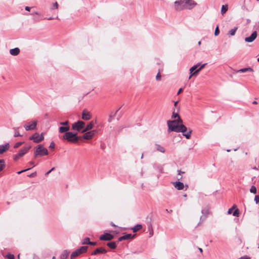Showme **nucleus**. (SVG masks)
I'll return each instance as SVG.
<instances>
[{
    "label": "nucleus",
    "instance_id": "obj_1",
    "mask_svg": "<svg viewBox=\"0 0 259 259\" xmlns=\"http://www.w3.org/2000/svg\"><path fill=\"white\" fill-rule=\"evenodd\" d=\"M167 124L168 132L182 133L187 139H189L191 138V131L188 132L187 134L184 133L187 130V127L184 125L181 117H179V119H177L167 120Z\"/></svg>",
    "mask_w": 259,
    "mask_h": 259
},
{
    "label": "nucleus",
    "instance_id": "obj_2",
    "mask_svg": "<svg viewBox=\"0 0 259 259\" xmlns=\"http://www.w3.org/2000/svg\"><path fill=\"white\" fill-rule=\"evenodd\" d=\"M48 154V150L46 148L44 147L42 145H39L35 148V150L34 153V156L35 158H36L37 157L47 155Z\"/></svg>",
    "mask_w": 259,
    "mask_h": 259
},
{
    "label": "nucleus",
    "instance_id": "obj_3",
    "mask_svg": "<svg viewBox=\"0 0 259 259\" xmlns=\"http://www.w3.org/2000/svg\"><path fill=\"white\" fill-rule=\"evenodd\" d=\"M63 139L71 143H76L78 140L77 134L72 132H66L63 136Z\"/></svg>",
    "mask_w": 259,
    "mask_h": 259
},
{
    "label": "nucleus",
    "instance_id": "obj_4",
    "mask_svg": "<svg viewBox=\"0 0 259 259\" xmlns=\"http://www.w3.org/2000/svg\"><path fill=\"white\" fill-rule=\"evenodd\" d=\"M211 213V209L209 207L206 206L203 208L201 210V216L200 217L199 222L198 223V225L202 224V223L208 217V216Z\"/></svg>",
    "mask_w": 259,
    "mask_h": 259
},
{
    "label": "nucleus",
    "instance_id": "obj_5",
    "mask_svg": "<svg viewBox=\"0 0 259 259\" xmlns=\"http://www.w3.org/2000/svg\"><path fill=\"white\" fill-rule=\"evenodd\" d=\"M88 249L87 246H81L79 248L77 249L72 253L70 256L71 259H74L76 257L82 253L85 252Z\"/></svg>",
    "mask_w": 259,
    "mask_h": 259
},
{
    "label": "nucleus",
    "instance_id": "obj_6",
    "mask_svg": "<svg viewBox=\"0 0 259 259\" xmlns=\"http://www.w3.org/2000/svg\"><path fill=\"white\" fill-rule=\"evenodd\" d=\"M84 126L85 122L79 120L72 124V128L74 131L79 132L81 130H83V129H84Z\"/></svg>",
    "mask_w": 259,
    "mask_h": 259
},
{
    "label": "nucleus",
    "instance_id": "obj_7",
    "mask_svg": "<svg viewBox=\"0 0 259 259\" xmlns=\"http://www.w3.org/2000/svg\"><path fill=\"white\" fill-rule=\"evenodd\" d=\"M185 9L192 10L197 5L194 0H185Z\"/></svg>",
    "mask_w": 259,
    "mask_h": 259
},
{
    "label": "nucleus",
    "instance_id": "obj_8",
    "mask_svg": "<svg viewBox=\"0 0 259 259\" xmlns=\"http://www.w3.org/2000/svg\"><path fill=\"white\" fill-rule=\"evenodd\" d=\"M37 122L36 120H32L24 125V127L26 131L34 130L36 128Z\"/></svg>",
    "mask_w": 259,
    "mask_h": 259
},
{
    "label": "nucleus",
    "instance_id": "obj_9",
    "mask_svg": "<svg viewBox=\"0 0 259 259\" xmlns=\"http://www.w3.org/2000/svg\"><path fill=\"white\" fill-rule=\"evenodd\" d=\"M44 139L43 134L39 135L37 133H35L29 138L30 140H33L35 143H39L42 141Z\"/></svg>",
    "mask_w": 259,
    "mask_h": 259
},
{
    "label": "nucleus",
    "instance_id": "obj_10",
    "mask_svg": "<svg viewBox=\"0 0 259 259\" xmlns=\"http://www.w3.org/2000/svg\"><path fill=\"white\" fill-rule=\"evenodd\" d=\"M185 0L177 1L174 3L175 9L177 11H181L185 9Z\"/></svg>",
    "mask_w": 259,
    "mask_h": 259
},
{
    "label": "nucleus",
    "instance_id": "obj_11",
    "mask_svg": "<svg viewBox=\"0 0 259 259\" xmlns=\"http://www.w3.org/2000/svg\"><path fill=\"white\" fill-rule=\"evenodd\" d=\"M82 138L85 140H90L94 137V136L97 133V130L89 131L83 133Z\"/></svg>",
    "mask_w": 259,
    "mask_h": 259
},
{
    "label": "nucleus",
    "instance_id": "obj_12",
    "mask_svg": "<svg viewBox=\"0 0 259 259\" xmlns=\"http://www.w3.org/2000/svg\"><path fill=\"white\" fill-rule=\"evenodd\" d=\"M236 208V205H234L232 207L229 208L227 211L228 214H231L233 212V215L235 217H238L239 214V210Z\"/></svg>",
    "mask_w": 259,
    "mask_h": 259
},
{
    "label": "nucleus",
    "instance_id": "obj_13",
    "mask_svg": "<svg viewBox=\"0 0 259 259\" xmlns=\"http://www.w3.org/2000/svg\"><path fill=\"white\" fill-rule=\"evenodd\" d=\"M114 238L113 235L110 234V233H105L104 234L101 235L99 237V239L101 240H106L109 241Z\"/></svg>",
    "mask_w": 259,
    "mask_h": 259
},
{
    "label": "nucleus",
    "instance_id": "obj_14",
    "mask_svg": "<svg viewBox=\"0 0 259 259\" xmlns=\"http://www.w3.org/2000/svg\"><path fill=\"white\" fill-rule=\"evenodd\" d=\"M31 146L30 145H26L23 147L22 149L20 150L18 154L21 156V157H23L31 148Z\"/></svg>",
    "mask_w": 259,
    "mask_h": 259
},
{
    "label": "nucleus",
    "instance_id": "obj_15",
    "mask_svg": "<svg viewBox=\"0 0 259 259\" xmlns=\"http://www.w3.org/2000/svg\"><path fill=\"white\" fill-rule=\"evenodd\" d=\"M257 37L256 31H254L250 36L245 38V41L247 42H251L253 41Z\"/></svg>",
    "mask_w": 259,
    "mask_h": 259
},
{
    "label": "nucleus",
    "instance_id": "obj_16",
    "mask_svg": "<svg viewBox=\"0 0 259 259\" xmlns=\"http://www.w3.org/2000/svg\"><path fill=\"white\" fill-rule=\"evenodd\" d=\"M92 117L91 114L90 112L87 110H83L82 112L81 118L84 120H90Z\"/></svg>",
    "mask_w": 259,
    "mask_h": 259
},
{
    "label": "nucleus",
    "instance_id": "obj_17",
    "mask_svg": "<svg viewBox=\"0 0 259 259\" xmlns=\"http://www.w3.org/2000/svg\"><path fill=\"white\" fill-rule=\"evenodd\" d=\"M199 66V64H197L191 67L189 69L190 75L189 79H190L193 76H196V72H195L194 70H196L197 67Z\"/></svg>",
    "mask_w": 259,
    "mask_h": 259
},
{
    "label": "nucleus",
    "instance_id": "obj_18",
    "mask_svg": "<svg viewBox=\"0 0 259 259\" xmlns=\"http://www.w3.org/2000/svg\"><path fill=\"white\" fill-rule=\"evenodd\" d=\"M94 126V122L93 121H91L89 122L87 125L84 126V129L81 131V133H85V132L91 130Z\"/></svg>",
    "mask_w": 259,
    "mask_h": 259
},
{
    "label": "nucleus",
    "instance_id": "obj_19",
    "mask_svg": "<svg viewBox=\"0 0 259 259\" xmlns=\"http://www.w3.org/2000/svg\"><path fill=\"white\" fill-rule=\"evenodd\" d=\"M172 184L178 190H183L184 189V185L182 182L177 181L174 182Z\"/></svg>",
    "mask_w": 259,
    "mask_h": 259
},
{
    "label": "nucleus",
    "instance_id": "obj_20",
    "mask_svg": "<svg viewBox=\"0 0 259 259\" xmlns=\"http://www.w3.org/2000/svg\"><path fill=\"white\" fill-rule=\"evenodd\" d=\"M10 147L9 143H6L5 145H0V154H2L7 151Z\"/></svg>",
    "mask_w": 259,
    "mask_h": 259
},
{
    "label": "nucleus",
    "instance_id": "obj_21",
    "mask_svg": "<svg viewBox=\"0 0 259 259\" xmlns=\"http://www.w3.org/2000/svg\"><path fill=\"white\" fill-rule=\"evenodd\" d=\"M154 148L156 150V151L160 152L161 153H164L165 152V148L161 145L158 144H155L154 145Z\"/></svg>",
    "mask_w": 259,
    "mask_h": 259
},
{
    "label": "nucleus",
    "instance_id": "obj_22",
    "mask_svg": "<svg viewBox=\"0 0 259 259\" xmlns=\"http://www.w3.org/2000/svg\"><path fill=\"white\" fill-rule=\"evenodd\" d=\"M20 49L18 48H15L10 50V54L12 56H17L20 53Z\"/></svg>",
    "mask_w": 259,
    "mask_h": 259
},
{
    "label": "nucleus",
    "instance_id": "obj_23",
    "mask_svg": "<svg viewBox=\"0 0 259 259\" xmlns=\"http://www.w3.org/2000/svg\"><path fill=\"white\" fill-rule=\"evenodd\" d=\"M106 252V250L103 248H98L95 249L92 253L93 255H95L98 253H105Z\"/></svg>",
    "mask_w": 259,
    "mask_h": 259
},
{
    "label": "nucleus",
    "instance_id": "obj_24",
    "mask_svg": "<svg viewBox=\"0 0 259 259\" xmlns=\"http://www.w3.org/2000/svg\"><path fill=\"white\" fill-rule=\"evenodd\" d=\"M133 236L132 237V235L131 234H125V235H123L121 237H120L119 238H118V241H121L123 240H126V239H131V238H133Z\"/></svg>",
    "mask_w": 259,
    "mask_h": 259
},
{
    "label": "nucleus",
    "instance_id": "obj_25",
    "mask_svg": "<svg viewBox=\"0 0 259 259\" xmlns=\"http://www.w3.org/2000/svg\"><path fill=\"white\" fill-rule=\"evenodd\" d=\"M69 130V126H61L59 128V132L60 133H66Z\"/></svg>",
    "mask_w": 259,
    "mask_h": 259
},
{
    "label": "nucleus",
    "instance_id": "obj_26",
    "mask_svg": "<svg viewBox=\"0 0 259 259\" xmlns=\"http://www.w3.org/2000/svg\"><path fill=\"white\" fill-rule=\"evenodd\" d=\"M69 254V251H68L67 250H64L60 255V259H66L68 256Z\"/></svg>",
    "mask_w": 259,
    "mask_h": 259
},
{
    "label": "nucleus",
    "instance_id": "obj_27",
    "mask_svg": "<svg viewBox=\"0 0 259 259\" xmlns=\"http://www.w3.org/2000/svg\"><path fill=\"white\" fill-rule=\"evenodd\" d=\"M142 226L141 225L138 224L132 228V230L134 232H136L138 230H140L142 228Z\"/></svg>",
    "mask_w": 259,
    "mask_h": 259
},
{
    "label": "nucleus",
    "instance_id": "obj_28",
    "mask_svg": "<svg viewBox=\"0 0 259 259\" xmlns=\"http://www.w3.org/2000/svg\"><path fill=\"white\" fill-rule=\"evenodd\" d=\"M228 5H223L221 8V14L223 15L228 10Z\"/></svg>",
    "mask_w": 259,
    "mask_h": 259
},
{
    "label": "nucleus",
    "instance_id": "obj_29",
    "mask_svg": "<svg viewBox=\"0 0 259 259\" xmlns=\"http://www.w3.org/2000/svg\"><path fill=\"white\" fill-rule=\"evenodd\" d=\"M248 71H253V70L252 68L249 67V68H243V69L238 70L237 72H245Z\"/></svg>",
    "mask_w": 259,
    "mask_h": 259
},
{
    "label": "nucleus",
    "instance_id": "obj_30",
    "mask_svg": "<svg viewBox=\"0 0 259 259\" xmlns=\"http://www.w3.org/2000/svg\"><path fill=\"white\" fill-rule=\"evenodd\" d=\"M5 167V162L4 160L0 159V171L3 170Z\"/></svg>",
    "mask_w": 259,
    "mask_h": 259
},
{
    "label": "nucleus",
    "instance_id": "obj_31",
    "mask_svg": "<svg viewBox=\"0 0 259 259\" xmlns=\"http://www.w3.org/2000/svg\"><path fill=\"white\" fill-rule=\"evenodd\" d=\"M107 245L112 249H114L116 247V244L115 242H111L107 243Z\"/></svg>",
    "mask_w": 259,
    "mask_h": 259
},
{
    "label": "nucleus",
    "instance_id": "obj_32",
    "mask_svg": "<svg viewBox=\"0 0 259 259\" xmlns=\"http://www.w3.org/2000/svg\"><path fill=\"white\" fill-rule=\"evenodd\" d=\"M237 30V27H235L233 29H232L228 32V34L231 36H233L235 34L236 30Z\"/></svg>",
    "mask_w": 259,
    "mask_h": 259
},
{
    "label": "nucleus",
    "instance_id": "obj_33",
    "mask_svg": "<svg viewBox=\"0 0 259 259\" xmlns=\"http://www.w3.org/2000/svg\"><path fill=\"white\" fill-rule=\"evenodd\" d=\"M250 193L256 194V188L254 186H252L249 190Z\"/></svg>",
    "mask_w": 259,
    "mask_h": 259
},
{
    "label": "nucleus",
    "instance_id": "obj_34",
    "mask_svg": "<svg viewBox=\"0 0 259 259\" xmlns=\"http://www.w3.org/2000/svg\"><path fill=\"white\" fill-rule=\"evenodd\" d=\"M179 117H180L179 115L177 113H176L175 111H174L171 115V118L175 119H179Z\"/></svg>",
    "mask_w": 259,
    "mask_h": 259
},
{
    "label": "nucleus",
    "instance_id": "obj_35",
    "mask_svg": "<svg viewBox=\"0 0 259 259\" xmlns=\"http://www.w3.org/2000/svg\"><path fill=\"white\" fill-rule=\"evenodd\" d=\"M90 241V239L89 238H84L82 242V244H89Z\"/></svg>",
    "mask_w": 259,
    "mask_h": 259
},
{
    "label": "nucleus",
    "instance_id": "obj_36",
    "mask_svg": "<svg viewBox=\"0 0 259 259\" xmlns=\"http://www.w3.org/2000/svg\"><path fill=\"white\" fill-rule=\"evenodd\" d=\"M58 4L57 2H55L53 4L52 7L51 8V10L58 9Z\"/></svg>",
    "mask_w": 259,
    "mask_h": 259
},
{
    "label": "nucleus",
    "instance_id": "obj_37",
    "mask_svg": "<svg viewBox=\"0 0 259 259\" xmlns=\"http://www.w3.org/2000/svg\"><path fill=\"white\" fill-rule=\"evenodd\" d=\"M21 158V156L18 154V153L14 155L13 156V159L15 161H17L18 159H19Z\"/></svg>",
    "mask_w": 259,
    "mask_h": 259
},
{
    "label": "nucleus",
    "instance_id": "obj_38",
    "mask_svg": "<svg viewBox=\"0 0 259 259\" xmlns=\"http://www.w3.org/2000/svg\"><path fill=\"white\" fill-rule=\"evenodd\" d=\"M60 125H62V126H68V124H69V121H64V122H60L59 123Z\"/></svg>",
    "mask_w": 259,
    "mask_h": 259
},
{
    "label": "nucleus",
    "instance_id": "obj_39",
    "mask_svg": "<svg viewBox=\"0 0 259 259\" xmlns=\"http://www.w3.org/2000/svg\"><path fill=\"white\" fill-rule=\"evenodd\" d=\"M155 78H156V80H157V81H160L161 80V75L159 72L157 74Z\"/></svg>",
    "mask_w": 259,
    "mask_h": 259
},
{
    "label": "nucleus",
    "instance_id": "obj_40",
    "mask_svg": "<svg viewBox=\"0 0 259 259\" xmlns=\"http://www.w3.org/2000/svg\"><path fill=\"white\" fill-rule=\"evenodd\" d=\"M23 143L22 142H17L16 143L14 147V148H18L19 147H20Z\"/></svg>",
    "mask_w": 259,
    "mask_h": 259
},
{
    "label": "nucleus",
    "instance_id": "obj_41",
    "mask_svg": "<svg viewBox=\"0 0 259 259\" xmlns=\"http://www.w3.org/2000/svg\"><path fill=\"white\" fill-rule=\"evenodd\" d=\"M219 33H220V31L219 29V27H218V26H217L215 29L214 35L218 36L219 34Z\"/></svg>",
    "mask_w": 259,
    "mask_h": 259
},
{
    "label": "nucleus",
    "instance_id": "obj_42",
    "mask_svg": "<svg viewBox=\"0 0 259 259\" xmlns=\"http://www.w3.org/2000/svg\"><path fill=\"white\" fill-rule=\"evenodd\" d=\"M14 130H15L14 137L21 136V135L19 133L18 128H15Z\"/></svg>",
    "mask_w": 259,
    "mask_h": 259
},
{
    "label": "nucleus",
    "instance_id": "obj_43",
    "mask_svg": "<svg viewBox=\"0 0 259 259\" xmlns=\"http://www.w3.org/2000/svg\"><path fill=\"white\" fill-rule=\"evenodd\" d=\"M254 201L256 204L259 203V195H255L254 197Z\"/></svg>",
    "mask_w": 259,
    "mask_h": 259
},
{
    "label": "nucleus",
    "instance_id": "obj_44",
    "mask_svg": "<svg viewBox=\"0 0 259 259\" xmlns=\"http://www.w3.org/2000/svg\"><path fill=\"white\" fill-rule=\"evenodd\" d=\"M7 257L9 258V259H14L15 258V257L14 256L13 254H8L7 255Z\"/></svg>",
    "mask_w": 259,
    "mask_h": 259
},
{
    "label": "nucleus",
    "instance_id": "obj_45",
    "mask_svg": "<svg viewBox=\"0 0 259 259\" xmlns=\"http://www.w3.org/2000/svg\"><path fill=\"white\" fill-rule=\"evenodd\" d=\"M31 168H28L27 169H24V170H21V171H18L17 172V174H20L24 171H27L28 170H29Z\"/></svg>",
    "mask_w": 259,
    "mask_h": 259
},
{
    "label": "nucleus",
    "instance_id": "obj_46",
    "mask_svg": "<svg viewBox=\"0 0 259 259\" xmlns=\"http://www.w3.org/2000/svg\"><path fill=\"white\" fill-rule=\"evenodd\" d=\"M238 259H250V257L247 255H245V256L241 257L240 258H239Z\"/></svg>",
    "mask_w": 259,
    "mask_h": 259
},
{
    "label": "nucleus",
    "instance_id": "obj_47",
    "mask_svg": "<svg viewBox=\"0 0 259 259\" xmlns=\"http://www.w3.org/2000/svg\"><path fill=\"white\" fill-rule=\"evenodd\" d=\"M201 69H200V68H198L194 70L195 72H196V75L198 74V72L201 70Z\"/></svg>",
    "mask_w": 259,
    "mask_h": 259
},
{
    "label": "nucleus",
    "instance_id": "obj_48",
    "mask_svg": "<svg viewBox=\"0 0 259 259\" xmlns=\"http://www.w3.org/2000/svg\"><path fill=\"white\" fill-rule=\"evenodd\" d=\"M55 147V144L54 143H52L50 146V147L51 148H54Z\"/></svg>",
    "mask_w": 259,
    "mask_h": 259
},
{
    "label": "nucleus",
    "instance_id": "obj_49",
    "mask_svg": "<svg viewBox=\"0 0 259 259\" xmlns=\"http://www.w3.org/2000/svg\"><path fill=\"white\" fill-rule=\"evenodd\" d=\"M25 9L26 11H30V8L29 7L26 6V7H25Z\"/></svg>",
    "mask_w": 259,
    "mask_h": 259
},
{
    "label": "nucleus",
    "instance_id": "obj_50",
    "mask_svg": "<svg viewBox=\"0 0 259 259\" xmlns=\"http://www.w3.org/2000/svg\"><path fill=\"white\" fill-rule=\"evenodd\" d=\"M54 169V167H53L50 170L48 171L46 174V175H48L49 174H50L52 170Z\"/></svg>",
    "mask_w": 259,
    "mask_h": 259
},
{
    "label": "nucleus",
    "instance_id": "obj_51",
    "mask_svg": "<svg viewBox=\"0 0 259 259\" xmlns=\"http://www.w3.org/2000/svg\"><path fill=\"white\" fill-rule=\"evenodd\" d=\"M205 65H206V64H205H205H202V65L199 67L200 69H203V68L205 67Z\"/></svg>",
    "mask_w": 259,
    "mask_h": 259
},
{
    "label": "nucleus",
    "instance_id": "obj_52",
    "mask_svg": "<svg viewBox=\"0 0 259 259\" xmlns=\"http://www.w3.org/2000/svg\"><path fill=\"white\" fill-rule=\"evenodd\" d=\"M89 244L91 245H95L96 244V243L90 241V242H89Z\"/></svg>",
    "mask_w": 259,
    "mask_h": 259
},
{
    "label": "nucleus",
    "instance_id": "obj_53",
    "mask_svg": "<svg viewBox=\"0 0 259 259\" xmlns=\"http://www.w3.org/2000/svg\"><path fill=\"white\" fill-rule=\"evenodd\" d=\"M189 131H191V134L192 133V130L191 129H190V128L188 129L187 128L186 131H185L184 133L185 134H187L188 133V132H189Z\"/></svg>",
    "mask_w": 259,
    "mask_h": 259
},
{
    "label": "nucleus",
    "instance_id": "obj_54",
    "mask_svg": "<svg viewBox=\"0 0 259 259\" xmlns=\"http://www.w3.org/2000/svg\"><path fill=\"white\" fill-rule=\"evenodd\" d=\"M182 88L180 89L178 92L177 94L178 95L180 94L182 92Z\"/></svg>",
    "mask_w": 259,
    "mask_h": 259
},
{
    "label": "nucleus",
    "instance_id": "obj_55",
    "mask_svg": "<svg viewBox=\"0 0 259 259\" xmlns=\"http://www.w3.org/2000/svg\"><path fill=\"white\" fill-rule=\"evenodd\" d=\"M30 164L32 165V167L35 166V164H34V162L31 161L30 162Z\"/></svg>",
    "mask_w": 259,
    "mask_h": 259
},
{
    "label": "nucleus",
    "instance_id": "obj_56",
    "mask_svg": "<svg viewBox=\"0 0 259 259\" xmlns=\"http://www.w3.org/2000/svg\"><path fill=\"white\" fill-rule=\"evenodd\" d=\"M110 224L111 226H112L113 227H116V225L113 222H111Z\"/></svg>",
    "mask_w": 259,
    "mask_h": 259
},
{
    "label": "nucleus",
    "instance_id": "obj_57",
    "mask_svg": "<svg viewBox=\"0 0 259 259\" xmlns=\"http://www.w3.org/2000/svg\"><path fill=\"white\" fill-rule=\"evenodd\" d=\"M34 15H39V13L37 12H35L33 13Z\"/></svg>",
    "mask_w": 259,
    "mask_h": 259
},
{
    "label": "nucleus",
    "instance_id": "obj_58",
    "mask_svg": "<svg viewBox=\"0 0 259 259\" xmlns=\"http://www.w3.org/2000/svg\"><path fill=\"white\" fill-rule=\"evenodd\" d=\"M178 101H176L175 102V106L176 107L177 104H178Z\"/></svg>",
    "mask_w": 259,
    "mask_h": 259
},
{
    "label": "nucleus",
    "instance_id": "obj_59",
    "mask_svg": "<svg viewBox=\"0 0 259 259\" xmlns=\"http://www.w3.org/2000/svg\"><path fill=\"white\" fill-rule=\"evenodd\" d=\"M199 251H200L201 252H202V248H199Z\"/></svg>",
    "mask_w": 259,
    "mask_h": 259
},
{
    "label": "nucleus",
    "instance_id": "obj_60",
    "mask_svg": "<svg viewBox=\"0 0 259 259\" xmlns=\"http://www.w3.org/2000/svg\"><path fill=\"white\" fill-rule=\"evenodd\" d=\"M53 19V17H50L49 18H48V20H52Z\"/></svg>",
    "mask_w": 259,
    "mask_h": 259
},
{
    "label": "nucleus",
    "instance_id": "obj_61",
    "mask_svg": "<svg viewBox=\"0 0 259 259\" xmlns=\"http://www.w3.org/2000/svg\"><path fill=\"white\" fill-rule=\"evenodd\" d=\"M109 122H110L111 121V116H110L109 119L108 120Z\"/></svg>",
    "mask_w": 259,
    "mask_h": 259
},
{
    "label": "nucleus",
    "instance_id": "obj_62",
    "mask_svg": "<svg viewBox=\"0 0 259 259\" xmlns=\"http://www.w3.org/2000/svg\"><path fill=\"white\" fill-rule=\"evenodd\" d=\"M198 44L199 45H201V41H198Z\"/></svg>",
    "mask_w": 259,
    "mask_h": 259
},
{
    "label": "nucleus",
    "instance_id": "obj_63",
    "mask_svg": "<svg viewBox=\"0 0 259 259\" xmlns=\"http://www.w3.org/2000/svg\"><path fill=\"white\" fill-rule=\"evenodd\" d=\"M253 104H256V103H257V102H256V101H254V102H253Z\"/></svg>",
    "mask_w": 259,
    "mask_h": 259
},
{
    "label": "nucleus",
    "instance_id": "obj_64",
    "mask_svg": "<svg viewBox=\"0 0 259 259\" xmlns=\"http://www.w3.org/2000/svg\"><path fill=\"white\" fill-rule=\"evenodd\" d=\"M52 259H55V257L53 256Z\"/></svg>",
    "mask_w": 259,
    "mask_h": 259
}]
</instances>
